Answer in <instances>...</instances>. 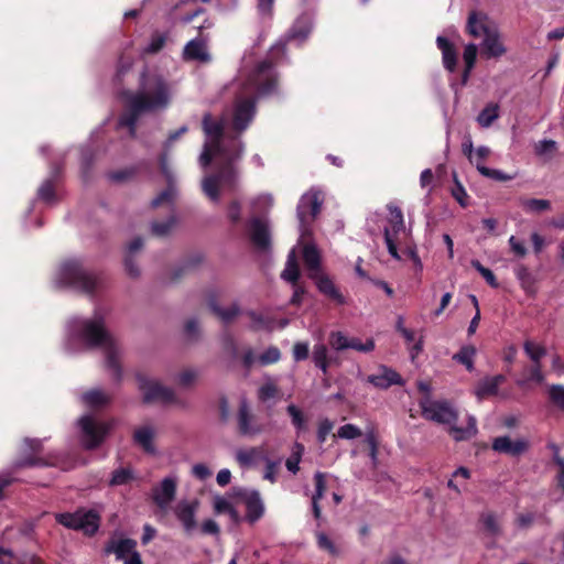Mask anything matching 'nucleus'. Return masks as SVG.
Here are the masks:
<instances>
[{"mask_svg":"<svg viewBox=\"0 0 564 564\" xmlns=\"http://www.w3.org/2000/svg\"><path fill=\"white\" fill-rule=\"evenodd\" d=\"M236 83L237 97L230 112L219 120L207 113L203 118V130L206 135L204 149L199 155V165L206 167L212 162L217 172L206 175L202 181L204 194L214 203L220 196L234 189L237 173L234 163L243 153V144L239 138L254 117V97L267 96L275 90L276 76L271 62H259L247 70L248 57Z\"/></svg>","mask_w":564,"mask_h":564,"instance_id":"obj_1","label":"nucleus"},{"mask_svg":"<svg viewBox=\"0 0 564 564\" xmlns=\"http://www.w3.org/2000/svg\"><path fill=\"white\" fill-rule=\"evenodd\" d=\"M106 312L97 308L91 317H73L65 328L64 350L69 354L82 352L88 348L102 349L107 367L117 379L121 377V347L105 326Z\"/></svg>","mask_w":564,"mask_h":564,"instance_id":"obj_2","label":"nucleus"},{"mask_svg":"<svg viewBox=\"0 0 564 564\" xmlns=\"http://www.w3.org/2000/svg\"><path fill=\"white\" fill-rule=\"evenodd\" d=\"M174 84L158 72L142 74L140 90L127 96V110L119 120L120 127H127L131 135L134 124L142 112L165 110L172 102Z\"/></svg>","mask_w":564,"mask_h":564,"instance_id":"obj_3","label":"nucleus"},{"mask_svg":"<svg viewBox=\"0 0 564 564\" xmlns=\"http://www.w3.org/2000/svg\"><path fill=\"white\" fill-rule=\"evenodd\" d=\"M420 406L423 417L446 425L449 435L457 442L470 440L477 434L475 416L466 415V425H458V413L456 409L446 401H434L431 398H422Z\"/></svg>","mask_w":564,"mask_h":564,"instance_id":"obj_4","label":"nucleus"},{"mask_svg":"<svg viewBox=\"0 0 564 564\" xmlns=\"http://www.w3.org/2000/svg\"><path fill=\"white\" fill-rule=\"evenodd\" d=\"M384 240L390 256L401 259L399 251L408 256L414 264L415 271L423 270L422 261L412 240L411 230L405 227L402 210L399 207H389V217L384 227Z\"/></svg>","mask_w":564,"mask_h":564,"instance_id":"obj_5","label":"nucleus"},{"mask_svg":"<svg viewBox=\"0 0 564 564\" xmlns=\"http://www.w3.org/2000/svg\"><path fill=\"white\" fill-rule=\"evenodd\" d=\"M52 282L58 289L69 288L86 294H93L102 285L101 276L88 271L79 259L61 262L52 275Z\"/></svg>","mask_w":564,"mask_h":564,"instance_id":"obj_6","label":"nucleus"},{"mask_svg":"<svg viewBox=\"0 0 564 564\" xmlns=\"http://www.w3.org/2000/svg\"><path fill=\"white\" fill-rule=\"evenodd\" d=\"M135 380L144 402H160L163 404L178 403V399L173 389L163 386L160 381L149 377L147 373L137 372Z\"/></svg>","mask_w":564,"mask_h":564,"instance_id":"obj_7","label":"nucleus"},{"mask_svg":"<svg viewBox=\"0 0 564 564\" xmlns=\"http://www.w3.org/2000/svg\"><path fill=\"white\" fill-rule=\"evenodd\" d=\"M55 519L67 529L82 530L89 535L99 528V516L95 510L79 509L74 513H56Z\"/></svg>","mask_w":564,"mask_h":564,"instance_id":"obj_8","label":"nucleus"},{"mask_svg":"<svg viewBox=\"0 0 564 564\" xmlns=\"http://www.w3.org/2000/svg\"><path fill=\"white\" fill-rule=\"evenodd\" d=\"M80 441L86 448H95L101 444L110 426L96 420L93 415H83L78 420Z\"/></svg>","mask_w":564,"mask_h":564,"instance_id":"obj_9","label":"nucleus"},{"mask_svg":"<svg viewBox=\"0 0 564 564\" xmlns=\"http://www.w3.org/2000/svg\"><path fill=\"white\" fill-rule=\"evenodd\" d=\"M322 203L321 193L316 191H310L301 197L297 205V218L302 238L304 237V231H307L306 225L313 221L319 213Z\"/></svg>","mask_w":564,"mask_h":564,"instance_id":"obj_10","label":"nucleus"},{"mask_svg":"<svg viewBox=\"0 0 564 564\" xmlns=\"http://www.w3.org/2000/svg\"><path fill=\"white\" fill-rule=\"evenodd\" d=\"M159 435V427L153 422H143L135 426L132 435L133 443L144 453L156 455L155 440Z\"/></svg>","mask_w":564,"mask_h":564,"instance_id":"obj_11","label":"nucleus"},{"mask_svg":"<svg viewBox=\"0 0 564 564\" xmlns=\"http://www.w3.org/2000/svg\"><path fill=\"white\" fill-rule=\"evenodd\" d=\"M239 433L247 437H254L264 431V425L250 411L246 401H242L237 414Z\"/></svg>","mask_w":564,"mask_h":564,"instance_id":"obj_12","label":"nucleus"},{"mask_svg":"<svg viewBox=\"0 0 564 564\" xmlns=\"http://www.w3.org/2000/svg\"><path fill=\"white\" fill-rule=\"evenodd\" d=\"M198 508L199 502L197 499L181 500L174 507V514L187 534L193 533L197 528L196 513Z\"/></svg>","mask_w":564,"mask_h":564,"instance_id":"obj_13","label":"nucleus"},{"mask_svg":"<svg viewBox=\"0 0 564 564\" xmlns=\"http://www.w3.org/2000/svg\"><path fill=\"white\" fill-rule=\"evenodd\" d=\"M177 478L176 476L165 477L152 490V499L154 503L163 511H166L176 495Z\"/></svg>","mask_w":564,"mask_h":564,"instance_id":"obj_14","label":"nucleus"},{"mask_svg":"<svg viewBox=\"0 0 564 564\" xmlns=\"http://www.w3.org/2000/svg\"><path fill=\"white\" fill-rule=\"evenodd\" d=\"M248 232L252 243L261 250L270 246V227L267 218L252 217L248 225Z\"/></svg>","mask_w":564,"mask_h":564,"instance_id":"obj_15","label":"nucleus"},{"mask_svg":"<svg viewBox=\"0 0 564 564\" xmlns=\"http://www.w3.org/2000/svg\"><path fill=\"white\" fill-rule=\"evenodd\" d=\"M306 235H308L307 231H304V237H300V243L303 246L302 257L304 264L307 269L308 276L312 278L317 276V274L322 272L321 252L314 243L306 241Z\"/></svg>","mask_w":564,"mask_h":564,"instance_id":"obj_16","label":"nucleus"},{"mask_svg":"<svg viewBox=\"0 0 564 564\" xmlns=\"http://www.w3.org/2000/svg\"><path fill=\"white\" fill-rule=\"evenodd\" d=\"M481 53L486 58H499L507 53V47L497 28H492L482 37Z\"/></svg>","mask_w":564,"mask_h":564,"instance_id":"obj_17","label":"nucleus"},{"mask_svg":"<svg viewBox=\"0 0 564 564\" xmlns=\"http://www.w3.org/2000/svg\"><path fill=\"white\" fill-rule=\"evenodd\" d=\"M492 448L498 453L517 456L528 448V443L523 438L512 440L509 436H500L494 440Z\"/></svg>","mask_w":564,"mask_h":564,"instance_id":"obj_18","label":"nucleus"},{"mask_svg":"<svg viewBox=\"0 0 564 564\" xmlns=\"http://www.w3.org/2000/svg\"><path fill=\"white\" fill-rule=\"evenodd\" d=\"M367 380L379 389H387L393 384L402 383L400 375L388 367H381L377 373L369 376Z\"/></svg>","mask_w":564,"mask_h":564,"instance_id":"obj_19","label":"nucleus"},{"mask_svg":"<svg viewBox=\"0 0 564 564\" xmlns=\"http://www.w3.org/2000/svg\"><path fill=\"white\" fill-rule=\"evenodd\" d=\"M137 549V542L132 539H112L107 544L106 553L115 554L118 561L126 560Z\"/></svg>","mask_w":564,"mask_h":564,"instance_id":"obj_20","label":"nucleus"},{"mask_svg":"<svg viewBox=\"0 0 564 564\" xmlns=\"http://www.w3.org/2000/svg\"><path fill=\"white\" fill-rule=\"evenodd\" d=\"M242 499L247 508V519L250 522H256L257 520H259L264 512L263 502L260 498L259 492L245 491L242 494Z\"/></svg>","mask_w":564,"mask_h":564,"instance_id":"obj_21","label":"nucleus"},{"mask_svg":"<svg viewBox=\"0 0 564 564\" xmlns=\"http://www.w3.org/2000/svg\"><path fill=\"white\" fill-rule=\"evenodd\" d=\"M495 25L490 24L487 15L471 12L467 21V31L474 37H484Z\"/></svg>","mask_w":564,"mask_h":564,"instance_id":"obj_22","label":"nucleus"},{"mask_svg":"<svg viewBox=\"0 0 564 564\" xmlns=\"http://www.w3.org/2000/svg\"><path fill=\"white\" fill-rule=\"evenodd\" d=\"M311 279L315 281L316 286L321 293L328 296L338 304L346 303L345 296L339 292V290L327 275L321 272L317 274V276H312Z\"/></svg>","mask_w":564,"mask_h":564,"instance_id":"obj_23","label":"nucleus"},{"mask_svg":"<svg viewBox=\"0 0 564 564\" xmlns=\"http://www.w3.org/2000/svg\"><path fill=\"white\" fill-rule=\"evenodd\" d=\"M183 57L186 61H197L202 63L210 59L206 44L200 39H194L185 45Z\"/></svg>","mask_w":564,"mask_h":564,"instance_id":"obj_24","label":"nucleus"},{"mask_svg":"<svg viewBox=\"0 0 564 564\" xmlns=\"http://www.w3.org/2000/svg\"><path fill=\"white\" fill-rule=\"evenodd\" d=\"M235 458L241 468H251L264 458L263 451L259 447L240 448L236 452Z\"/></svg>","mask_w":564,"mask_h":564,"instance_id":"obj_25","label":"nucleus"},{"mask_svg":"<svg viewBox=\"0 0 564 564\" xmlns=\"http://www.w3.org/2000/svg\"><path fill=\"white\" fill-rule=\"evenodd\" d=\"M506 378L502 375L484 378L475 389V394L478 400H482L487 395L497 394L499 386L505 382Z\"/></svg>","mask_w":564,"mask_h":564,"instance_id":"obj_26","label":"nucleus"},{"mask_svg":"<svg viewBox=\"0 0 564 564\" xmlns=\"http://www.w3.org/2000/svg\"><path fill=\"white\" fill-rule=\"evenodd\" d=\"M436 43L442 51L444 67L449 72H454L457 64V52L453 44L445 36L441 35L437 36Z\"/></svg>","mask_w":564,"mask_h":564,"instance_id":"obj_27","label":"nucleus"},{"mask_svg":"<svg viewBox=\"0 0 564 564\" xmlns=\"http://www.w3.org/2000/svg\"><path fill=\"white\" fill-rule=\"evenodd\" d=\"M313 22L310 15H301L289 32V39L303 42L310 34Z\"/></svg>","mask_w":564,"mask_h":564,"instance_id":"obj_28","label":"nucleus"},{"mask_svg":"<svg viewBox=\"0 0 564 564\" xmlns=\"http://www.w3.org/2000/svg\"><path fill=\"white\" fill-rule=\"evenodd\" d=\"M143 241L141 238H134L127 248V256L124 258L126 271L131 276H138L140 273L139 267L134 263L132 257L142 249Z\"/></svg>","mask_w":564,"mask_h":564,"instance_id":"obj_29","label":"nucleus"},{"mask_svg":"<svg viewBox=\"0 0 564 564\" xmlns=\"http://www.w3.org/2000/svg\"><path fill=\"white\" fill-rule=\"evenodd\" d=\"M82 401L86 406L100 408L110 401V395L100 389H91L82 395Z\"/></svg>","mask_w":564,"mask_h":564,"instance_id":"obj_30","label":"nucleus"},{"mask_svg":"<svg viewBox=\"0 0 564 564\" xmlns=\"http://www.w3.org/2000/svg\"><path fill=\"white\" fill-rule=\"evenodd\" d=\"M299 276H300V270H299V264H297V260H296V254H295V250L292 249L288 256L285 268L281 273V278L286 282L295 284Z\"/></svg>","mask_w":564,"mask_h":564,"instance_id":"obj_31","label":"nucleus"},{"mask_svg":"<svg viewBox=\"0 0 564 564\" xmlns=\"http://www.w3.org/2000/svg\"><path fill=\"white\" fill-rule=\"evenodd\" d=\"M544 379L541 365H533L524 372L523 378L517 380V384L521 388H528L531 382L543 383Z\"/></svg>","mask_w":564,"mask_h":564,"instance_id":"obj_32","label":"nucleus"},{"mask_svg":"<svg viewBox=\"0 0 564 564\" xmlns=\"http://www.w3.org/2000/svg\"><path fill=\"white\" fill-rule=\"evenodd\" d=\"M476 348L471 345L463 346L458 352L453 356V359L466 367L468 371L474 369V358L476 356Z\"/></svg>","mask_w":564,"mask_h":564,"instance_id":"obj_33","label":"nucleus"},{"mask_svg":"<svg viewBox=\"0 0 564 564\" xmlns=\"http://www.w3.org/2000/svg\"><path fill=\"white\" fill-rule=\"evenodd\" d=\"M286 412L291 417L292 425L297 433L304 432L307 429V420L303 411L295 404H290Z\"/></svg>","mask_w":564,"mask_h":564,"instance_id":"obj_34","label":"nucleus"},{"mask_svg":"<svg viewBox=\"0 0 564 564\" xmlns=\"http://www.w3.org/2000/svg\"><path fill=\"white\" fill-rule=\"evenodd\" d=\"M208 305L210 310L224 322L229 323L231 322L238 314L239 308L237 305H231L230 307L224 310L220 308L213 296L208 299Z\"/></svg>","mask_w":564,"mask_h":564,"instance_id":"obj_35","label":"nucleus"},{"mask_svg":"<svg viewBox=\"0 0 564 564\" xmlns=\"http://www.w3.org/2000/svg\"><path fill=\"white\" fill-rule=\"evenodd\" d=\"M498 117L499 106L497 104H489L478 115L477 122L482 128H489Z\"/></svg>","mask_w":564,"mask_h":564,"instance_id":"obj_36","label":"nucleus"},{"mask_svg":"<svg viewBox=\"0 0 564 564\" xmlns=\"http://www.w3.org/2000/svg\"><path fill=\"white\" fill-rule=\"evenodd\" d=\"M477 46L474 43L467 44L464 50L463 59L465 63V70L463 74V84L468 80L469 74L476 63Z\"/></svg>","mask_w":564,"mask_h":564,"instance_id":"obj_37","label":"nucleus"},{"mask_svg":"<svg viewBox=\"0 0 564 564\" xmlns=\"http://www.w3.org/2000/svg\"><path fill=\"white\" fill-rule=\"evenodd\" d=\"M313 361L324 373L329 366L328 350L324 344H316L313 348Z\"/></svg>","mask_w":564,"mask_h":564,"instance_id":"obj_38","label":"nucleus"},{"mask_svg":"<svg viewBox=\"0 0 564 564\" xmlns=\"http://www.w3.org/2000/svg\"><path fill=\"white\" fill-rule=\"evenodd\" d=\"M280 390L272 379H267L265 382L259 388L258 397L262 402L276 399Z\"/></svg>","mask_w":564,"mask_h":564,"instance_id":"obj_39","label":"nucleus"},{"mask_svg":"<svg viewBox=\"0 0 564 564\" xmlns=\"http://www.w3.org/2000/svg\"><path fill=\"white\" fill-rule=\"evenodd\" d=\"M520 204L529 213H542L551 207L550 200L538 198H522Z\"/></svg>","mask_w":564,"mask_h":564,"instance_id":"obj_40","label":"nucleus"},{"mask_svg":"<svg viewBox=\"0 0 564 564\" xmlns=\"http://www.w3.org/2000/svg\"><path fill=\"white\" fill-rule=\"evenodd\" d=\"M523 348L525 354L529 356V358L533 361L534 365H541L540 360L546 354V350L543 346L534 341L527 340L523 345Z\"/></svg>","mask_w":564,"mask_h":564,"instance_id":"obj_41","label":"nucleus"},{"mask_svg":"<svg viewBox=\"0 0 564 564\" xmlns=\"http://www.w3.org/2000/svg\"><path fill=\"white\" fill-rule=\"evenodd\" d=\"M491 150L486 145L476 148L475 153L469 158L470 164L475 165L477 171L481 174L482 169H488L484 165V161L490 155Z\"/></svg>","mask_w":564,"mask_h":564,"instance_id":"obj_42","label":"nucleus"},{"mask_svg":"<svg viewBox=\"0 0 564 564\" xmlns=\"http://www.w3.org/2000/svg\"><path fill=\"white\" fill-rule=\"evenodd\" d=\"M304 452V446L300 443H295L292 448L291 456L286 459L285 466L288 470L295 474L299 470V464L301 462L302 454Z\"/></svg>","mask_w":564,"mask_h":564,"instance_id":"obj_43","label":"nucleus"},{"mask_svg":"<svg viewBox=\"0 0 564 564\" xmlns=\"http://www.w3.org/2000/svg\"><path fill=\"white\" fill-rule=\"evenodd\" d=\"M273 205V198L270 194H261L251 202L252 213H265Z\"/></svg>","mask_w":564,"mask_h":564,"instance_id":"obj_44","label":"nucleus"},{"mask_svg":"<svg viewBox=\"0 0 564 564\" xmlns=\"http://www.w3.org/2000/svg\"><path fill=\"white\" fill-rule=\"evenodd\" d=\"M176 220L173 216L169 217L163 223H153L151 226V230L153 235L158 237L167 236L175 227Z\"/></svg>","mask_w":564,"mask_h":564,"instance_id":"obj_45","label":"nucleus"},{"mask_svg":"<svg viewBox=\"0 0 564 564\" xmlns=\"http://www.w3.org/2000/svg\"><path fill=\"white\" fill-rule=\"evenodd\" d=\"M534 149L538 155L551 159L556 151V142L553 140H541L535 144Z\"/></svg>","mask_w":564,"mask_h":564,"instance_id":"obj_46","label":"nucleus"},{"mask_svg":"<svg viewBox=\"0 0 564 564\" xmlns=\"http://www.w3.org/2000/svg\"><path fill=\"white\" fill-rule=\"evenodd\" d=\"M549 398L558 409L564 410V386L552 384L549 387Z\"/></svg>","mask_w":564,"mask_h":564,"instance_id":"obj_47","label":"nucleus"},{"mask_svg":"<svg viewBox=\"0 0 564 564\" xmlns=\"http://www.w3.org/2000/svg\"><path fill=\"white\" fill-rule=\"evenodd\" d=\"M362 435L361 430L354 424H345L337 431L336 436L343 440H355Z\"/></svg>","mask_w":564,"mask_h":564,"instance_id":"obj_48","label":"nucleus"},{"mask_svg":"<svg viewBox=\"0 0 564 564\" xmlns=\"http://www.w3.org/2000/svg\"><path fill=\"white\" fill-rule=\"evenodd\" d=\"M281 352L276 347H269L258 357V362L262 366L275 364L280 360Z\"/></svg>","mask_w":564,"mask_h":564,"instance_id":"obj_49","label":"nucleus"},{"mask_svg":"<svg viewBox=\"0 0 564 564\" xmlns=\"http://www.w3.org/2000/svg\"><path fill=\"white\" fill-rule=\"evenodd\" d=\"M454 183L455 184L452 188V195L462 207H466L468 205V195L462 183L457 180L456 174H454Z\"/></svg>","mask_w":564,"mask_h":564,"instance_id":"obj_50","label":"nucleus"},{"mask_svg":"<svg viewBox=\"0 0 564 564\" xmlns=\"http://www.w3.org/2000/svg\"><path fill=\"white\" fill-rule=\"evenodd\" d=\"M481 522L486 531L491 535H497L500 532V524L497 517L492 513H485L481 516Z\"/></svg>","mask_w":564,"mask_h":564,"instance_id":"obj_51","label":"nucleus"},{"mask_svg":"<svg viewBox=\"0 0 564 564\" xmlns=\"http://www.w3.org/2000/svg\"><path fill=\"white\" fill-rule=\"evenodd\" d=\"M275 0H257V13L262 20H269L273 15Z\"/></svg>","mask_w":564,"mask_h":564,"instance_id":"obj_52","label":"nucleus"},{"mask_svg":"<svg viewBox=\"0 0 564 564\" xmlns=\"http://www.w3.org/2000/svg\"><path fill=\"white\" fill-rule=\"evenodd\" d=\"M471 265L481 274V276L487 281V283L490 286H492V288H497L498 286V282H497L496 276H495V274L492 273L491 270H489L488 268H485L477 260L471 261Z\"/></svg>","mask_w":564,"mask_h":564,"instance_id":"obj_53","label":"nucleus"},{"mask_svg":"<svg viewBox=\"0 0 564 564\" xmlns=\"http://www.w3.org/2000/svg\"><path fill=\"white\" fill-rule=\"evenodd\" d=\"M349 338L340 332H334L329 336V344L336 350L348 349Z\"/></svg>","mask_w":564,"mask_h":564,"instance_id":"obj_54","label":"nucleus"},{"mask_svg":"<svg viewBox=\"0 0 564 564\" xmlns=\"http://www.w3.org/2000/svg\"><path fill=\"white\" fill-rule=\"evenodd\" d=\"M198 377V372L195 369H185L177 376V382L182 387L192 386Z\"/></svg>","mask_w":564,"mask_h":564,"instance_id":"obj_55","label":"nucleus"},{"mask_svg":"<svg viewBox=\"0 0 564 564\" xmlns=\"http://www.w3.org/2000/svg\"><path fill=\"white\" fill-rule=\"evenodd\" d=\"M165 42L166 36L164 34H153L149 45L144 48V52L151 54L156 53L164 46Z\"/></svg>","mask_w":564,"mask_h":564,"instance_id":"obj_56","label":"nucleus"},{"mask_svg":"<svg viewBox=\"0 0 564 564\" xmlns=\"http://www.w3.org/2000/svg\"><path fill=\"white\" fill-rule=\"evenodd\" d=\"M252 327L256 329H273V322L257 313H250Z\"/></svg>","mask_w":564,"mask_h":564,"instance_id":"obj_57","label":"nucleus"},{"mask_svg":"<svg viewBox=\"0 0 564 564\" xmlns=\"http://www.w3.org/2000/svg\"><path fill=\"white\" fill-rule=\"evenodd\" d=\"M348 348L361 351V352H369L375 348V343L372 339H367L365 343H362L358 338H349Z\"/></svg>","mask_w":564,"mask_h":564,"instance_id":"obj_58","label":"nucleus"},{"mask_svg":"<svg viewBox=\"0 0 564 564\" xmlns=\"http://www.w3.org/2000/svg\"><path fill=\"white\" fill-rule=\"evenodd\" d=\"M310 345L305 341H297L293 346V358L295 361L305 360L308 357Z\"/></svg>","mask_w":564,"mask_h":564,"instance_id":"obj_59","label":"nucleus"},{"mask_svg":"<svg viewBox=\"0 0 564 564\" xmlns=\"http://www.w3.org/2000/svg\"><path fill=\"white\" fill-rule=\"evenodd\" d=\"M334 429V423L329 419L321 420L317 430V438L319 443H324L328 436V434Z\"/></svg>","mask_w":564,"mask_h":564,"instance_id":"obj_60","label":"nucleus"},{"mask_svg":"<svg viewBox=\"0 0 564 564\" xmlns=\"http://www.w3.org/2000/svg\"><path fill=\"white\" fill-rule=\"evenodd\" d=\"M39 198L46 203H51L54 200V188L51 181H45L39 188L37 192Z\"/></svg>","mask_w":564,"mask_h":564,"instance_id":"obj_61","label":"nucleus"},{"mask_svg":"<svg viewBox=\"0 0 564 564\" xmlns=\"http://www.w3.org/2000/svg\"><path fill=\"white\" fill-rule=\"evenodd\" d=\"M132 478L131 471L129 469H118L112 474V478L110 480V485L119 486L127 484Z\"/></svg>","mask_w":564,"mask_h":564,"instance_id":"obj_62","label":"nucleus"},{"mask_svg":"<svg viewBox=\"0 0 564 564\" xmlns=\"http://www.w3.org/2000/svg\"><path fill=\"white\" fill-rule=\"evenodd\" d=\"M214 509L216 513H225L228 512L230 514H235V510L232 509L230 502L224 497H216L214 500Z\"/></svg>","mask_w":564,"mask_h":564,"instance_id":"obj_63","label":"nucleus"},{"mask_svg":"<svg viewBox=\"0 0 564 564\" xmlns=\"http://www.w3.org/2000/svg\"><path fill=\"white\" fill-rule=\"evenodd\" d=\"M317 544L322 550L327 551L332 555L337 554V549L334 543L324 533L317 534Z\"/></svg>","mask_w":564,"mask_h":564,"instance_id":"obj_64","label":"nucleus"}]
</instances>
